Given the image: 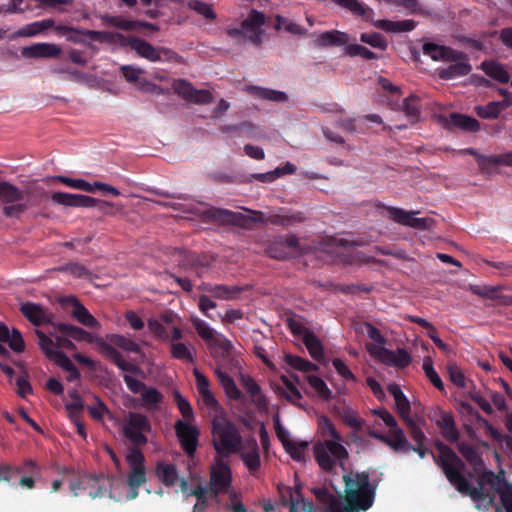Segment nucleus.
<instances>
[{"label":"nucleus","mask_w":512,"mask_h":512,"mask_svg":"<svg viewBox=\"0 0 512 512\" xmlns=\"http://www.w3.org/2000/svg\"><path fill=\"white\" fill-rule=\"evenodd\" d=\"M435 447L439 452L436 456L424 443L412 445L411 451L416 452L420 458H424L427 454L433 457L436 465L441 467L447 480L455 486L458 492L464 495H469L473 499H480L482 496L481 488L473 487L462 475L461 471L464 468V462L458 455L446 444L441 441L435 443Z\"/></svg>","instance_id":"nucleus-1"},{"label":"nucleus","mask_w":512,"mask_h":512,"mask_svg":"<svg viewBox=\"0 0 512 512\" xmlns=\"http://www.w3.org/2000/svg\"><path fill=\"white\" fill-rule=\"evenodd\" d=\"M323 436H330V440L318 441L313 446V453L317 464L322 470L331 474H337L336 468L340 466L343 470V460L348 458V451L340 443L341 435L336 430L328 417H323L321 422Z\"/></svg>","instance_id":"nucleus-2"},{"label":"nucleus","mask_w":512,"mask_h":512,"mask_svg":"<svg viewBox=\"0 0 512 512\" xmlns=\"http://www.w3.org/2000/svg\"><path fill=\"white\" fill-rule=\"evenodd\" d=\"M345 497L342 507L345 512L367 511L372 507L376 495V486L370 483L368 472H356L343 475Z\"/></svg>","instance_id":"nucleus-3"},{"label":"nucleus","mask_w":512,"mask_h":512,"mask_svg":"<svg viewBox=\"0 0 512 512\" xmlns=\"http://www.w3.org/2000/svg\"><path fill=\"white\" fill-rule=\"evenodd\" d=\"M345 497L342 507L345 512L367 511L372 507L376 495V486L370 483L368 472H356L343 475Z\"/></svg>","instance_id":"nucleus-4"},{"label":"nucleus","mask_w":512,"mask_h":512,"mask_svg":"<svg viewBox=\"0 0 512 512\" xmlns=\"http://www.w3.org/2000/svg\"><path fill=\"white\" fill-rule=\"evenodd\" d=\"M107 340L109 342H106L102 338H97L95 340L99 351L106 358L112 361L120 370L132 374L139 373L140 368L136 364L126 361L122 354L114 346L119 347L124 351L136 354L140 353V346L133 340L120 334L107 335Z\"/></svg>","instance_id":"nucleus-5"},{"label":"nucleus","mask_w":512,"mask_h":512,"mask_svg":"<svg viewBox=\"0 0 512 512\" xmlns=\"http://www.w3.org/2000/svg\"><path fill=\"white\" fill-rule=\"evenodd\" d=\"M212 445L217 454L228 457L240 452L243 439L238 427L226 418H216L211 427Z\"/></svg>","instance_id":"nucleus-6"},{"label":"nucleus","mask_w":512,"mask_h":512,"mask_svg":"<svg viewBox=\"0 0 512 512\" xmlns=\"http://www.w3.org/2000/svg\"><path fill=\"white\" fill-rule=\"evenodd\" d=\"M338 6L350 11L353 15L362 17L366 21H370L372 25L385 32L399 33L409 32L416 27V22L412 19L401 21L392 20H373L374 11L369 6L358 0H331Z\"/></svg>","instance_id":"nucleus-7"},{"label":"nucleus","mask_w":512,"mask_h":512,"mask_svg":"<svg viewBox=\"0 0 512 512\" xmlns=\"http://www.w3.org/2000/svg\"><path fill=\"white\" fill-rule=\"evenodd\" d=\"M266 18L263 12L256 9L250 10L247 17L241 22L239 28L227 29V34L236 40L247 39L255 46H260L264 34L263 26Z\"/></svg>","instance_id":"nucleus-8"},{"label":"nucleus","mask_w":512,"mask_h":512,"mask_svg":"<svg viewBox=\"0 0 512 512\" xmlns=\"http://www.w3.org/2000/svg\"><path fill=\"white\" fill-rule=\"evenodd\" d=\"M152 426L148 417L137 412H129L123 426V434L134 446H144L148 442L146 433Z\"/></svg>","instance_id":"nucleus-9"},{"label":"nucleus","mask_w":512,"mask_h":512,"mask_svg":"<svg viewBox=\"0 0 512 512\" xmlns=\"http://www.w3.org/2000/svg\"><path fill=\"white\" fill-rule=\"evenodd\" d=\"M209 348L216 362L215 369L234 371L240 368V362L234 355V346L225 336L219 335L215 343Z\"/></svg>","instance_id":"nucleus-10"},{"label":"nucleus","mask_w":512,"mask_h":512,"mask_svg":"<svg viewBox=\"0 0 512 512\" xmlns=\"http://www.w3.org/2000/svg\"><path fill=\"white\" fill-rule=\"evenodd\" d=\"M118 42L121 46H129L138 56L145 58L151 62L161 60L160 52L168 53L169 50L164 48H156L144 39L136 36H125L118 32H113V43Z\"/></svg>","instance_id":"nucleus-11"},{"label":"nucleus","mask_w":512,"mask_h":512,"mask_svg":"<svg viewBox=\"0 0 512 512\" xmlns=\"http://www.w3.org/2000/svg\"><path fill=\"white\" fill-rule=\"evenodd\" d=\"M55 32L59 36H65L67 41L75 44H86L85 37L100 43L113 44V32L79 29L67 25H57Z\"/></svg>","instance_id":"nucleus-12"},{"label":"nucleus","mask_w":512,"mask_h":512,"mask_svg":"<svg viewBox=\"0 0 512 512\" xmlns=\"http://www.w3.org/2000/svg\"><path fill=\"white\" fill-rule=\"evenodd\" d=\"M174 430L180 447L188 458H194L199 445V429L185 420H177Z\"/></svg>","instance_id":"nucleus-13"},{"label":"nucleus","mask_w":512,"mask_h":512,"mask_svg":"<svg viewBox=\"0 0 512 512\" xmlns=\"http://www.w3.org/2000/svg\"><path fill=\"white\" fill-rule=\"evenodd\" d=\"M51 200L55 204H59L66 207H96L99 206L100 210H104V207L112 206L111 203L107 201H102L95 199L90 196L80 195V194H71L66 192H54L51 195Z\"/></svg>","instance_id":"nucleus-14"},{"label":"nucleus","mask_w":512,"mask_h":512,"mask_svg":"<svg viewBox=\"0 0 512 512\" xmlns=\"http://www.w3.org/2000/svg\"><path fill=\"white\" fill-rule=\"evenodd\" d=\"M232 484L231 469L224 461H218L211 467L210 471V495L217 497L219 494L226 493Z\"/></svg>","instance_id":"nucleus-15"},{"label":"nucleus","mask_w":512,"mask_h":512,"mask_svg":"<svg viewBox=\"0 0 512 512\" xmlns=\"http://www.w3.org/2000/svg\"><path fill=\"white\" fill-rule=\"evenodd\" d=\"M279 493L282 504L289 505V512H316L313 502L303 497L300 486L279 488Z\"/></svg>","instance_id":"nucleus-16"},{"label":"nucleus","mask_w":512,"mask_h":512,"mask_svg":"<svg viewBox=\"0 0 512 512\" xmlns=\"http://www.w3.org/2000/svg\"><path fill=\"white\" fill-rule=\"evenodd\" d=\"M174 92L184 100L195 104H209L213 101V95L208 90H198L185 79H176L172 83Z\"/></svg>","instance_id":"nucleus-17"},{"label":"nucleus","mask_w":512,"mask_h":512,"mask_svg":"<svg viewBox=\"0 0 512 512\" xmlns=\"http://www.w3.org/2000/svg\"><path fill=\"white\" fill-rule=\"evenodd\" d=\"M196 214L202 222L217 223L221 225H239L245 218L241 213L217 207H210L208 209L198 211Z\"/></svg>","instance_id":"nucleus-18"},{"label":"nucleus","mask_w":512,"mask_h":512,"mask_svg":"<svg viewBox=\"0 0 512 512\" xmlns=\"http://www.w3.org/2000/svg\"><path fill=\"white\" fill-rule=\"evenodd\" d=\"M368 351L371 355L381 359L383 362L392 364L399 368H406L412 361L409 353L405 349L401 348L397 349V352L394 353L385 347L368 346Z\"/></svg>","instance_id":"nucleus-19"},{"label":"nucleus","mask_w":512,"mask_h":512,"mask_svg":"<svg viewBox=\"0 0 512 512\" xmlns=\"http://www.w3.org/2000/svg\"><path fill=\"white\" fill-rule=\"evenodd\" d=\"M389 217L402 225H406L419 230H429L431 229L434 221L431 218H415L413 217V213L407 212L403 209L396 207H389L388 209Z\"/></svg>","instance_id":"nucleus-20"},{"label":"nucleus","mask_w":512,"mask_h":512,"mask_svg":"<svg viewBox=\"0 0 512 512\" xmlns=\"http://www.w3.org/2000/svg\"><path fill=\"white\" fill-rule=\"evenodd\" d=\"M85 491L92 499L103 498L107 493L112 498V481L104 475H84Z\"/></svg>","instance_id":"nucleus-21"},{"label":"nucleus","mask_w":512,"mask_h":512,"mask_svg":"<svg viewBox=\"0 0 512 512\" xmlns=\"http://www.w3.org/2000/svg\"><path fill=\"white\" fill-rule=\"evenodd\" d=\"M463 152L475 157L481 171H486L491 166H512V152L498 155H482L474 148H466Z\"/></svg>","instance_id":"nucleus-22"},{"label":"nucleus","mask_w":512,"mask_h":512,"mask_svg":"<svg viewBox=\"0 0 512 512\" xmlns=\"http://www.w3.org/2000/svg\"><path fill=\"white\" fill-rule=\"evenodd\" d=\"M443 124L445 128L451 131L459 129L465 132L474 133L480 130V122L476 118L457 112H453L448 118H445Z\"/></svg>","instance_id":"nucleus-23"},{"label":"nucleus","mask_w":512,"mask_h":512,"mask_svg":"<svg viewBox=\"0 0 512 512\" xmlns=\"http://www.w3.org/2000/svg\"><path fill=\"white\" fill-rule=\"evenodd\" d=\"M502 289L501 286H489V285H470L469 290L482 298L493 300L496 304L494 305H502V306H510L512 305V295H503L500 293Z\"/></svg>","instance_id":"nucleus-24"},{"label":"nucleus","mask_w":512,"mask_h":512,"mask_svg":"<svg viewBox=\"0 0 512 512\" xmlns=\"http://www.w3.org/2000/svg\"><path fill=\"white\" fill-rule=\"evenodd\" d=\"M147 327L156 340L164 343H177L180 342V340L183 338V331L177 325H174L171 328H169L171 332L169 333L166 327H162L158 322L154 321L153 319H148Z\"/></svg>","instance_id":"nucleus-25"},{"label":"nucleus","mask_w":512,"mask_h":512,"mask_svg":"<svg viewBox=\"0 0 512 512\" xmlns=\"http://www.w3.org/2000/svg\"><path fill=\"white\" fill-rule=\"evenodd\" d=\"M62 53L61 48L53 43H36L23 47L21 54L25 58H57Z\"/></svg>","instance_id":"nucleus-26"},{"label":"nucleus","mask_w":512,"mask_h":512,"mask_svg":"<svg viewBox=\"0 0 512 512\" xmlns=\"http://www.w3.org/2000/svg\"><path fill=\"white\" fill-rule=\"evenodd\" d=\"M20 312L35 326L51 322V314L40 304L33 302L22 303Z\"/></svg>","instance_id":"nucleus-27"},{"label":"nucleus","mask_w":512,"mask_h":512,"mask_svg":"<svg viewBox=\"0 0 512 512\" xmlns=\"http://www.w3.org/2000/svg\"><path fill=\"white\" fill-rule=\"evenodd\" d=\"M67 304L72 305V316L82 325L88 328H98L100 326L97 319L90 314V312L82 305V303L75 297L69 296L65 299Z\"/></svg>","instance_id":"nucleus-28"},{"label":"nucleus","mask_w":512,"mask_h":512,"mask_svg":"<svg viewBox=\"0 0 512 512\" xmlns=\"http://www.w3.org/2000/svg\"><path fill=\"white\" fill-rule=\"evenodd\" d=\"M193 375L195 376L196 387L203 403L209 408H216L218 406V401L210 390L209 379L197 368L193 370Z\"/></svg>","instance_id":"nucleus-29"},{"label":"nucleus","mask_w":512,"mask_h":512,"mask_svg":"<svg viewBox=\"0 0 512 512\" xmlns=\"http://www.w3.org/2000/svg\"><path fill=\"white\" fill-rule=\"evenodd\" d=\"M214 373L218 379L219 384L229 399L234 401H241L244 398L243 393L237 387L233 378L228 375L227 371L214 369Z\"/></svg>","instance_id":"nucleus-30"},{"label":"nucleus","mask_w":512,"mask_h":512,"mask_svg":"<svg viewBox=\"0 0 512 512\" xmlns=\"http://www.w3.org/2000/svg\"><path fill=\"white\" fill-rule=\"evenodd\" d=\"M472 70L469 59L462 60L449 65L446 68H438L437 74L440 79L451 80L468 75Z\"/></svg>","instance_id":"nucleus-31"},{"label":"nucleus","mask_w":512,"mask_h":512,"mask_svg":"<svg viewBox=\"0 0 512 512\" xmlns=\"http://www.w3.org/2000/svg\"><path fill=\"white\" fill-rule=\"evenodd\" d=\"M203 289L210 293L214 298L227 301L237 298L244 290V288L240 286H228L222 284H205Z\"/></svg>","instance_id":"nucleus-32"},{"label":"nucleus","mask_w":512,"mask_h":512,"mask_svg":"<svg viewBox=\"0 0 512 512\" xmlns=\"http://www.w3.org/2000/svg\"><path fill=\"white\" fill-rule=\"evenodd\" d=\"M386 445L394 452L401 454L409 453L412 448L411 443L401 428L390 429Z\"/></svg>","instance_id":"nucleus-33"},{"label":"nucleus","mask_w":512,"mask_h":512,"mask_svg":"<svg viewBox=\"0 0 512 512\" xmlns=\"http://www.w3.org/2000/svg\"><path fill=\"white\" fill-rule=\"evenodd\" d=\"M240 382L246 392L251 396L253 404L258 408H265L267 406V401L261 392V387L251 376L241 375Z\"/></svg>","instance_id":"nucleus-34"},{"label":"nucleus","mask_w":512,"mask_h":512,"mask_svg":"<svg viewBox=\"0 0 512 512\" xmlns=\"http://www.w3.org/2000/svg\"><path fill=\"white\" fill-rule=\"evenodd\" d=\"M155 475L166 487L174 486L179 480L178 470L171 463L158 462L155 467Z\"/></svg>","instance_id":"nucleus-35"},{"label":"nucleus","mask_w":512,"mask_h":512,"mask_svg":"<svg viewBox=\"0 0 512 512\" xmlns=\"http://www.w3.org/2000/svg\"><path fill=\"white\" fill-rule=\"evenodd\" d=\"M348 35L338 30H331L321 33L315 43L319 47L342 46L347 44Z\"/></svg>","instance_id":"nucleus-36"},{"label":"nucleus","mask_w":512,"mask_h":512,"mask_svg":"<svg viewBox=\"0 0 512 512\" xmlns=\"http://www.w3.org/2000/svg\"><path fill=\"white\" fill-rule=\"evenodd\" d=\"M53 27H56L53 19H44L23 26L16 32V35L20 37H33Z\"/></svg>","instance_id":"nucleus-37"},{"label":"nucleus","mask_w":512,"mask_h":512,"mask_svg":"<svg viewBox=\"0 0 512 512\" xmlns=\"http://www.w3.org/2000/svg\"><path fill=\"white\" fill-rule=\"evenodd\" d=\"M57 330L71 339L76 341H85L87 343L93 342V337L91 333L85 331L84 329L66 323H59L56 325Z\"/></svg>","instance_id":"nucleus-38"},{"label":"nucleus","mask_w":512,"mask_h":512,"mask_svg":"<svg viewBox=\"0 0 512 512\" xmlns=\"http://www.w3.org/2000/svg\"><path fill=\"white\" fill-rule=\"evenodd\" d=\"M57 330L71 339L76 341H85L87 343L93 342V337L91 333L85 331L84 329L66 323H59L56 325Z\"/></svg>","instance_id":"nucleus-39"},{"label":"nucleus","mask_w":512,"mask_h":512,"mask_svg":"<svg viewBox=\"0 0 512 512\" xmlns=\"http://www.w3.org/2000/svg\"><path fill=\"white\" fill-rule=\"evenodd\" d=\"M24 199V192L17 186L7 181H0V201L8 203L21 202Z\"/></svg>","instance_id":"nucleus-40"},{"label":"nucleus","mask_w":512,"mask_h":512,"mask_svg":"<svg viewBox=\"0 0 512 512\" xmlns=\"http://www.w3.org/2000/svg\"><path fill=\"white\" fill-rule=\"evenodd\" d=\"M249 450L241 453V459L251 473L256 472L261 465L259 448L256 440L249 443Z\"/></svg>","instance_id":"nucleus-41"},{"label":"nucleus","mask_w":512,"mask_h":512,"mask_svg":"<svg viewBox=\"0 0 512 512\" xmlns=\"http://www.w3.org/2000/svg\"><path fill=\"white\" fill-rule=\"evenodd\" d=\"M191 323L197 334L208 344L210 347L218 339L215 330L209 326L204 320L194 317L191 318Z\"/></svg>","instance_id":"nucleus-42"},{"label":"nucleus","mask_w":512,"mask_h":512,"mask_svg":"<svg viewBox=\"0 0 512 512\" xmlns=\"http://www.w3.org/2000/svg\"><path fill=\"white\" fill-rule=\"evenodd\" d=\"M170 354L172 358L188 363H192L195 360L193 346L183 342L171 343Z\"/></svg>","instance_id":"nucleus-43"},{"label":"nucleus","mask_w":512,"mask_h":512,"mask_svg":"<svg viewBox=\"0 0 512 512\" xmlns=\"http://www.w3.org/2000/svg\"><path fill=\"white\" fill-rule=\"evenodd\" d=\"M482 69L485 74L500 83H508L510 80L509 73L503 65L495 61L483 62Z\"/></svg>","instance_id":"nucleus-44"},{"label":"nucleus","mask_w":512,"mask_h":512,"mask_svg":"<svg viewBox=\"0 0 512 512\" xmlns=\"http://www.w3.org/2000/svg\"><path fill=\"white\" fill-rule=\"evenodd\" d=\"M303 343L314 360L321 361L323 359L324 354L322 343L312 331L305 333Z\"/></svg>","instance_id":"nucleus-45"},{"label":"nucleus","mask_w":512,"mask_h":512,"mask_svg":"<svg viewBox=\"0 0 512 512\" xmlns=\"http://www.w3.org/2000/svg\"><path fill=\"white\" fill-rule=\"evenodd\" d=\"M284 387L277 386L276 392L292 404L302 398L301 392L286 376H281Z\"/></svg>","instance_id":"nucleus-46"},{"label":"nucleus","mask_w":512,"mask_h":512,"mask_svg":"<svg viewBox=\"0 0 512 512\" xmlns=\"http://www.w3.org/2000/svg\"><path fill=\"white\" fill-rule=\"evenodd\" d=\"M186 7L203 16L206 20L214 21L217 18V14L213 10V6L201 0H188Z\"/></svg>","instance_id":"nucleus-47"},{"label":"nucleus","mask_w":512,"mask_h":512,"mask_svg":"<svg viewBox=\"0 0 512 512\" xmlns=\"http://www.w3.org/2000/svg\"><path fill=\"white\" fill-rule=\"evenodd\" d=\"M284 361L291 368L301 372H312L317 370V366L312 362L290 353L284 355Z\"/></svg>","instance_id":"nucleus-48"},{"label":"nucleus","mask_w":512,"mask_h":512,"mask_svg":"<svg viewBox=\"0 0 512 512\" xmlns=\"http://www.w3.org/2000/svg\"><path fill=\"white\" fill-rule=\"evenodd\" d=\"M35 333L38 338V345L42 352L46 355L49 360H52L54 356L60 351L57 350V344L51 338H49L44 332L36 329Z\"/></svg>","instance_id":"nucleus-49"},{"label":"nucleus","mask_w":512,"mask_h":512,"mask_svg":"<svg viewBox=\"0 0 512 512\" xmlns=\"http://www.w3.org/2000/svg\"><path fill=\"white\" fill-rule=\"evenodd\" d=\"M102 20L109 26L125 31H132L138 28L139 21L128 20L121 16L105 15Z\"/></svg>","instance_id":"nucleus-50"},{"label":"nucleus","mask_w":512,"mask_h":512,"mask_svg":"<svg viewBox=\"0 0 512 512\" xmlns=\"http://www.w3.org/2000/svg\"><path fill=\"white\" fill-rule=\"evenodd\" d=\"M176 257L178 266L184 271L193 269L200 264L199 258L190 251L177 250Z\"/></svg>","instance_id":"nucleus-51"},{"label":"nucleus","mask_w":512,"mask_h":512,"mask_svg":"<svg viewBox=\"0 0 512 512\" xmlns=\"http://www.w3.org/2000/svg\"><path fill=\"white\" fill-rule=\"evenodd\" d=\"M307 441H292L291 443H285V451L290 455V457L297 462L305 461V452L308 448Z\"/></svg>","instance_id":"nucleus-52"},{"label":"nucleus","mask_w":512,"mask_h":512,"mask_svg":"<svg viewBox=\"0 0 512 512\" xmlns=\"http://www.w3.org/2000/svg\"><path fill=\"white\" fill-rule=\"evenodd\" d=\"M163 399V395L154 387H145L141 392L142 406L146 409L156 407Z\"/></svg>","instance_id":"nucleus-53"},{"label":"nucleus","mask_w":512,"mask_h":512,"mask_svg":"<svg viewBox=\"0 0 512 512\" xmlns=\"http://www.w3.org/2000/svg\"><path fill=\"white\" fill-rule=\"evenodd\" d=\"M343 422L350 428L360 431L364 425V420L359 418L357 412L350 407H343L339 412Z\"/></svg>","instance_id":"nucleus-54"},{"label":"nucleus","mask_w":512,"mask_h":512,"mask_svg":"<svg viewBox=\"0 0 512 512\" xmlns=\"http://www.w3.org/2000/svg\"><path fill=\"white\" fill-rule=\"evenodd\" d=\"M423 371L425 373V376L429 379L431 384L437 388L440 391H444V384L438 375V373L435 371L433 367V362L430 357H425L423 359V365H422Z\"/></svg>","instance_id":"nucleus-55"},{"label":"nucleus","mask_w":512,"mask_h":512,"mask_svg":"<svg viewBox=\"0 0 512 512\" xmlns=\"http://www.w3.org/2000/svg\"><path fill=\"white\" fill-rule=\"evenodd\" d=\"M360 41L381 51H385L388 47L386 38L377 32L362 33L360 35Z\"/></svg>","instance_id":"nucleus-56"},{"label":"nucleus","mask_w":512,"mask_h":512,"mask_svg":"<svg viewBox=\"0 0 512 512\" xmlns=\"http://www.w3.org/2000/svg\"><path fill=\"white\" fill-rule=\"evenodd\" d=\"M173 397L181 415L183 416L182 420L187 422L194 420L193 408L189 401L184 398L178 391L173 393Z\"/></svg>","instance_id":"nucleus-57"},{"label":"nucleus","mask_w":512,"mask_h":512,"mask_svg":"<svg viewBox=\"0 0 512 512\" xmlns=\"http://www.w3.org/2000/svg\"><path fill=\"white\" fill-rule=\"evenodd\" d=\"M253 91L256 96L273 102H285L288 99L286 93L282 91L262 87H254Z\"/></svg>","instance_id":"nucleus-58"},{"label":"nucleus","mask_w":512,"mask_h":512,"mask_svg":"<svg viewBox=\"0 0 512 512\" xmlns=\"http://www.w3.org/2000/svg\"><path fill=\"white\" fill-rule=\"evenodd\" d=\"M307 380L309 385L318 393L322 399L330 400L332 398V392L322 378L315 375H310L307 377Z\"/></svg>","instance_id":"nucleus-59"},{"label":"nucleus","mask_w":512,"mask_h":512,"mask_svg":"<svg viewBox=\"0 0 512 512\" xmlns=\"http://www.w3.org/2000/svg\"><path fill=\"white\" fill-rule=\"evenodd\" d=\"M502 109L497 101L489 102L485 106L475 107L476 114L483 119H496L500 115Z\"/></svg>","instance_id":"nucleus-60"},{"label":"nucleus","mask_w":512,"mask_h":512,"mask_svg":"<svg viewBox=\"0 0 512 512\" xmlns=\"http://www.w3.org/2000/svg\"><path fill=\"white\" fill-rule=\"evenodd\" d=\"M53 179L56 181H59L60 183L66 185L68 187L74 188V189H78V190H82V191H86V192L94 191V187L92 186V184H90L89 182H87L83 179H73V178H69V177L61 176V175L55 176Z\"/></svg>","instance_id":"nucleus-61"},{"label":"nucleus","mask_w":512,"mask_h":512,"mask_svg":"<svg viewBox=\"0 0 512 512\" xmlns=\"http://www.w3.org/2000/svg\"><path fill=\"white\" fill-rule=\"evenodd\" d=\"M420 100L416 95H410L404 99L403 108L406 116L412 119H418L420 116L421 105Z\"/></svg>","instance_id":"nucleus-62"},{"label":"nucleus","mask_w":512,"mask_h":512,"mask_svg":"<svg viewBox=\"0 0 512 512\" xmlns=\"http://www.w3.org/2000/svg\"><path fill=\"white\" fill-rule=\"evenodd\" d=\"M138 447L139 446H134V448H131L126 456L130 470L145 468V457Z\"/></svg>","instance_id":"nucleus-63"},{"label":"nucleus","mask_w":512,"mask_h":512,"mask_svg":"<svg viewBox=\"0 0 512 512\" xmlns=\"http://www.w3.org/2000/svg\"><path fill=\"white\" fill-rule=\"evenodd\" d=\"M497 492L506 512H512V485L504 481L503 485L497 489Z\"/></svg>","instance_id":"nucleus-64"}]
</instances>
